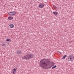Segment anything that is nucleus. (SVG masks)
Listing matches in <instances>:
<instances>
[{
	"mask_svg": "<svg viewBox=\"0 0 74 74\" xmlns=\"http://www.w3.org/2000/svg\"><path fill=\"white\" fill-rule=\"evenodd\" d=\"M46 59H43L40 60V66L42 68H47L48 66V64L47 62H46Z\"/></svg>",
	"mask_w": 74,
	"mask_h": 74,
	"instance_id": "nucleus-1",
	"label": "nucleus"
},
{
	"mask_svg": "<svg viewBox=\"0 0 74 74\" xmlns=\"http://www.w3.org/2000/svg\"><path fill=\"white\" fill-rule=\"evenodd\" d=\"M74 56L71 55H70L67 58V60L68 61H71L73 62L74 60Z\"/></svg>",
	"mask_w": 74,
	"mask_h": 74,
	"instance_id": "nucleus-2",
	"label": "nucleus"
},
{
	"mask_svg": "<svg viewBox=\"0 0 74 74\" xmlns=\"http://www.w3.org/2000/svg\"><path fill=\"white\" fill-rule=\"evenodd\" d=\"M9 15L10 16H12V15H15L16 14V12L15 11H14L11 12H10L8 13Z\"/></svg>",
	"mask_w": 74,
	"mask_h": 74,
	"instance_id": "nucleus-3",
	"label": "nucleus"
},
{
	"mask_svg": "<svg viewBox=\"0 0 74 74\" xmlns=\"http://www.w3.org/2000/svg\"><path fill=\"white\" fill-rule=\"evenodd\" d=\"M22 53V51L20 50H18L16 51V54L18 55H20L21 53Z\"/></svg>",
	"mask_w": 74,
	"mask_h": 74,
	"instance_id": "nucleus-4",
	"label": "nucleus"
},
{
	"mask_svg": "<svg viewBox=\"0 0 74 74\" xmlns=\"http://www.w3.org/2000/svg\"><path fill=\"white\" fill-rule=\"evenodd\" d=\"M23 59H25V60H27L28 59V54L24 56V57H22Z\"/></svg>",
	"mask_w": 74,
	"mask_h": 74,
	"instance_id": "nucleus-5",
	"label": "nucleus"
},
{
	"mask_svg": "<svg viewBox=\"0 0 74 74\" xmlns=\"http://www.w3.org/2000/svg\"><path fill=\"white\" fill-rule=\"evenodd\" d=\"M44 6V4H40L39 5V8H43Z\"/></svg>",
	"mask_w": 74,
	"mask_h": 74,
	"instance_id": "nucleus-6",
	"label": "nucleus"
},
{
	"mask_svg": "<svg viewBox=\"0 0 74 74\" xmlns=\"http://www.w3.org/2000/svg\"><path fill=\"white\" fill-rule=\"evenodd\" d=\"M32 58H33V55H32V54H31L29 55V56H28V59Z\"/></svg>",
	"mask_w": 74,
	"mask_h": 74,
	"instance_id": "nucleus-7",
	"label": "nucleus"
},
{
	"mask_svg": "<svg viewBox=\"0 0 74 74\" xmlns=\"http://www.w3.org/2000/svg\"><path fill=\"white\" fill-rule=\"evenodd\" d=\"M9 26L10 28H13L14 27V24H11Z\"/></svg>",
	"mask_w": 74,
	"mask_h": 74,
	"instance_id": "nucleus-8",
	"label": "nucleus"
},
{
	"mask_svg": "<svg viewBox=\"0 0 74 74\" xmlns=\"http://www.w3.org/2000/svg\"><path fill=\"white\" fill-rule=\"evenodd\" d=\"M8 19L9 20H12L13 19V17L12 16H9L8 18Z\"/></svg>",
	"mask_w": 74,
	"mask_h": 74,
	"instance_id": "nucleus-9",
	"label": "nucleus"
},
{
	"mask_svg": "<svg viewBox=\"0 0 74 74\" xmlns=\"http://www.w3.org/2000/svg\"><path fill=\"white\" fill-rule=\"evenodd\" d=\"M53 12V14H54L56 16V15H58V12Z\"/></svg>",
	"mask_w": 74,
	"mask_h": 74,
	"instance_id": "nucleus-10",
	"label": "nucleus"
},
{
	"mask_svg": "<svg viewBox=\"0 0 74 74\" xmlns=\"http://www.w3.org/2000/svg\"><path fill=\"white\" fill-rule=\"evenodd\" d=\"M6 41L8 42H11V39H10L7 38L6 39Z\"/></svg>",
	"mask_w": 74,
	"mask_h": 74,
	"instance_id": "nucleus-11",
	"label": "nucleus"
},
{
	"mask_svg": "<svg viewBox=\"0 0 74 74\" xmlns=\"http://www.w3.org/2000/svg\"><path fill=\"white\" fill-rule=\"evenodd\" d=\"M53 7L54 8V9H55V10H57V7H56V6L55 5H53Z\"/></svg>",
	"mask_w": 74,
	"mask_h": 74,
	"instance_id": "nucleus-12",
	"label": "nucleus"
},
{
	"mask_svg": "<svg viewBox=\"0 0 74 74\" xmlns=\"http://www.w3.org/2000/svg\"><path fill=\"white\" fill-rule=\"evenodd\" d=\"M66 57H67V56L66 55L64 56H63V57L62 58V59H63V60L64 59H65V58H66Z\"/></svg>",
	"mask_w": 74,
	"mask_h": 74,
	"instance_id": "nucleus-13",
	"label": "nucleus"
},
{
	"mask_svg": "<svg viewBox=\"0 0 74 74\" xmlns=\"http://www.w3.org/2000/svg\"><path fill=\"white\" fill-rule=\"evenodd\" d=\"M16 70H17V68H15L14 69H13V71H15V72Z\"/></svg>",
	"mask_w": 74,
	"mask_h": 74,
	"instance_id": "nucleus-14",
	"label": "nucleus"
},
{
	"mask_svg": "<svg viewBox=\"0 0 74 74\" xmlns=\"http://www.w3.org/2000/svg\"><path fill=\"white\" fill-rule=\"evenodd\" d=\"M2 46L3 47V46H5V43H3L2 44Z\"/></svg>",
	"mask_w": 74,
	"mask_h": 74,
	"instance_id": "nucleus-15",
	"label": "nucleus"
},
{
	"mask_svg": "<svg viewBox=\"0 0 74 74\" xmlns=\"http://www.w3.org/2000/svg\"><path fill=\"white\" fill-rule=\"evenodd\" d=\"M56 66H54L52 68V69H55V68H56Z\"/></svg>",
	"mask_w": 74,
	"mask_h": 74,
	"instance_id": "nucleus-16",
	"label": "nucleus"
},
{
	"mask_svg": "<svg viewBox=\"0 0 74 74\" xmlns=\"http://www.w3.org/2000/svg\"><path fill=\"white\" fill-rule=\"evenodd\" d=\"M13 74H15V71H13Z\"/></svg>",
	"mask_w": 74,
	"mask_h": 74,
	"instance_id": "nucleus-17",
	"label": "nucleus"
},
{
	"mask_svg": "<svg viewBox=\"0 0 74 74\" xmlns=\"http://www.w3.org/2000/svg\"><path fill=\"white\" fill-rule=\"evenodd\" d=\"M51 67H52V66H50V67H49L48 69H49V68H51Z\"/></svg>",
	"mask_w": 74,
	"mask_h": 74,
	"instance_id": "nucleus-18",
	"label": "nucleus"
},
{
	"mask_svg": "<svg viewBox=\"0 0 74 74\" xmlns=\"http://www.w3.org/2000/svg\"><path fill=\"white\" fill-rule=\"evenodd\" d=\"M59 52V53H59V54H61V53L60 52Z\"/></svg>",
	"mask_w": 74,
	"mask_h": 74,
	"instance_id": "nucleus-19",
	"label": "nucleus"
}]
</instances>
